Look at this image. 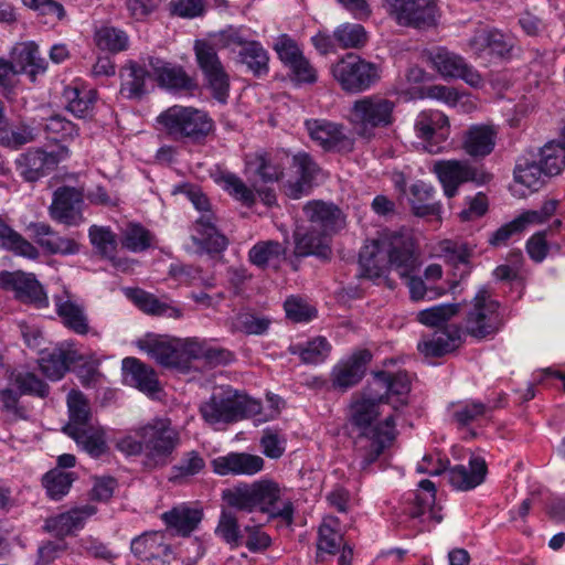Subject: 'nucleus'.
<instances>
[{"instance_id":"a18cd8bd","label":"nucleus","mask_w":565,"mask_h":565,"mask_svg":"<svg viewBox=\"0 0 565 565\" xmlns=\"http://www.w3.org/2000/svg\"><path fill=\"white\" fill-rule=\"evenodd\" d=\"M0 248L28 259H36L40 255L38 248L13 230L1 216Z\"/></svg>"},{"instance_id":"9d476101","label":"nucleus","mask_w":565,"mask_h":565,"mask_svg":"<svg viewBox=\"0 0 565 565\" xmlns=\"http://www.w3.org/2000/svg\"><path fill=\"white\" fill-rule=\"evenodd\" d=\"M503 324L499 302L482 287L476 294L465 319L467 333L477 339L495 334Z\"/></svg>"},{"instance_id":"8fccbe9b","label":"nucleus","mask_w":565,"mask_h":565,"mask_svg":"<svg viewBox=\"0 0 565 565\" xmlns=\"http://www.w3.org/2000/svg\"><path fill=\"white\" fill-rule=\"evenodd\" d=\"M67 407L70 420L64 427V431L70 435L72 429H81L94 423L89 405L85 396L79 391H71L67 395Z\"/></svg>"},{"instance_id":"bb28decb","label":"nucleus","mask_w":565,"mask_h":565,"mask_svg":"<svg viewBox=\"0 0 565 565\" xmlns=\"http://www.w3.org/2000/svg\"><path fill=\"white\" fill-rule=\"evenodd\" d=\"M487 471L486 460L471 456L467 466L456 465L448 470V480L455 490L469 491L484 481Z\"/></svg>"},{"instance_id":"c9c22d12","label":"nucleus","mask_w":565,"mask_h":565,"mask_svg":"<svg viewBox=\"0 0 565 565\" xmlns=\"http://www.w3.org/2000/svg\"><path fill=\"white\" fill-rule=\"evenodd\" d=\"M11 61L18 73L29 74L32 81L46 71V62L41 57L39 46L32 41L15 44L11 52Z\"/></svg>"},{"instance_id":"79ce46f5","label":"nucleus","mask_w":565,"mask_h":565,"mask_svg":"<svg viewBox=\"0 0 565 565\" xmlns=\"http://www.w3.org/2000/svg\"><path fill=\"white\" fill-rule=\"evenodd\" d=\"M435 194L434 186L424 181H416L409 189V203L415 215L433 216L437 221L441 220V204L433 202Z\"/></svg>"},{"instance_id":"2f4dec72","label":"nucleus","mask_w":565,"mask_h":565,"mask_svg":"<svg viewBox=\"0 0 565 565\" xmlns=\"http://www.w3.org/2000/svg\"><path fill=\"white\" fill-rule=\"evenodd\" d=\"M498 129L494 125H472L465 134L462 147L471 157L490 154L497 142Z\"/></svg>"},{"instance_id":"13d9d810","label":"nucleus","mask_w":565,"mask_h":565,"mask_svg":"<svg viewBox=\"0 0 565 565\" xmlns=\"http://www.w3.org/2000/svg\"><path fill=\"white\" fill-rule=\"evenodd\" d=\"M67 109L77 117H85L93 108L97 94L90 88L67 87L64 90Z\"/></svg>"},{"instance_id":"6ab92c4d","label":"nucleus","mask_w":565,"mask_h":565,"mask_svg":"<svg viewBox=\"0 0 565 565\" xmlns=\"http://www.w3.org/2000/svg\"><path fill=\"white\" fill-rule=\"evenodd\" d=\"M436 488L430 480H422L418 489L409 493L402 503V511L411 519H420L422 522L434 521L439 523L443 520L435 505Z\"/></svg>"},{"instance_id":"393cba45","label":"nucleus","mask_w":565,"mask_h":565,"mask_svg":"<svg viewBox=\"0 0 565 565\" xmlns=\"http://www.w3.org/2000/svg\"><path fill=\"white\" fill-rule=\"evenodd\" d=\"M461 344V330L449 326L424 335L417 344L419 353L426 359L440 358L451 353Z\"/></svg>"},{"instance_id":"cd10ccee","label":"nucleus","mask_w":565,"mask_h":565,"mask_svg":"<svg viewBox=\"0 0 565 565\" xmlns=\"http://www.w3.org/2000/svg\"><path fill=\"white\" fill-rule=\"evenodd\" d=\"M96 513L90 504L74 508L67 512L51 516L45 521V530L57 537H64L84 527L86 521Z\"/></svg>"},{"instance_id":"f257e3e1","label":"nucleus","mask_w":565,"mask_h":565,"mask_svg":"<svg viewBox=\"0 0 565 565\" xmlns=\"http://www.w3.org/2000/svg\"><path fill=\"white\" fill-rule=\"evenodd\" d=\"M411 380L406 372L375 374L367 395L350 406V422L359 431L358 451L365 469L396 438L395 412L407 404Z\"/></svg>"},{"instance_id":"a19ab883","label":"nucleus","mask_w":565,"mask_h":565,"mask_svg":"<svg viewBox=\"0 0 565 565\" xmlns=\"http://www.w3.org/2000/svg\"><path fill=\"white\" fill-rule=\"evenodd\" d=\"M68 435L89 456L98 458L107 452L106 430L97 422L81 429H72Z\"/></svg>"},{"instance_id":"09e8293b","label":"nucleus","mask_w":565,"mask_h":565,"mask_svg":"<svg viewBox=\"0 0 565 565\" xmlns=\"http://www.w3.org/2000/svg\"><path fill=\"white\" fill-rule=\"evenodd\" d=\"M121 247L131 253H142L154 244V235L139 223L130 222L120 230Z\"/></svg>"},{"instance_id":"603ef678","label":"nucleus","mask_w":565,"mask_h":565,"mask_svg":"<svg viewBox=\"0 0 565 565\" xmlns=\"http://www.w3.org/2000/svg\"><path fill=\"white\" fill-rule=\"evenodd\" d=\"M214 182L220 185L225 192L232 198L242 202L243 204L250 206L255 202V194L243 180L233 172L230 171H217L213 173Z\"/></svg>"},{"instance_id":"f704fd0d","label":"nucleus","mask_w":565,"mask_h":565,"mask_svg":"<svg viewBox=\"0 0 565 565\" xmlns=\"http://www.w3.org/2000/svg\"><path fill=\"white\" fill-rule=\"evenodd\" d=\"M330 239L331 234L310 225L306 232L300 230L296 232V253L300 256L313 255L328 258L331 255Z\"/></svg>"},{"instance_id":"423d86ee","label":"nucleus","mask_w":565,"mask_h":565,"mask_svg":"<svg viewBox=\"0 0 565 565\" xmlns=\"http://www.w3.org/2000/svg\"><path fill=\"white\" fill-rule=\"evenodd\" d=\"M157 124L174 140L188 138L199 141L215 128L214 120L205 110L181 105H173L160 113Z\"/></svg>"},{"instance_id":"ea45409f","label":"nucleus","mask_w":565,"mask_h":565,"mask_svg":"<svg viewBox=\"0 0 565 565\" xmlns=\"http://www.w3.org/2000/svg\"><path fill=\"white\" fill-rule=\"evenodd\" d=\"M131 552L142 561H151L171 553L163 531L145 532L135 537L130 544Z\"/></svg>"},{"instance_id":"052dcab7","label":"nucleus","mask_w":565,"mask_h":565,"mask_svg":"<svg viewBox=\"0 0 565 565\" xmlns=\"http://www.w3.org/2000/svg\"><path fill=\"white\" fill-rule=\"evenodd\" d=\"M331 350L332 347L324 337H316L294 353H298L306 364H320L329 358Z\"/></svg>"},{"instance_id":"5fc2aeb1","label":"nucleus","mask_w":565,"mask_h":565,"mask_svg":"<svg viewBox=\"0 0 565 565\" xmlns=\"http://www.w3.org/2000/svg\"><path fill=\"white\" fill-rule=\"evenodd\" d=\"M342 545L344 544L339 520L334 516L324 518L319 526L317 542L319 555L322 553L335 554Z\"/></svg>"},{"instance_id":"3c124183","label":"nucleus","mask_w":565,"mask_h":565,"mask_svg":"<svg viewBox=\"0 0 565 565\" xmlns=\"http://www.w3.org/2000/svg\"><path fill=\"white\" fill-rule=\"evenodd\" d=\"M74 359L73 352L56 348L52 352L43 353L39 365L47 379L57 381L64 376Z\"/></svg>"},{"instance_id":"774afa93","label":"nucleus","mask_w":565,"mask_h":565,"mask_svg":"<svg viewBox=\"0 0 565 565\" xmlns=\"http://www.w3.org/2000/svg\"><path fill=\"white\" fill-rule=\"evenodd\" d=\"M255 409L248 413V418H253L256 423H266L277 418L285 406L281 397L276 394L266 395V404L263 405L260 401L254 398Z\"/></svg>"},{"instance_id":"7ed1b4c3","label":"nucleus","mask_w":565,"mask_h":565,"mask_svg":"<svg viewBox=\"0 0 565 565\" xmlns=\"http://www.w3.org/2000/svg\"><path fill=\"white\" fill-rule=\"evenodd\" d=\"M226 503L237 510L260 511L270 519H278L285 525L294 523L295 507L285 487L271 479L242 483L223 492Z\"/></svg>"},{"instance_id":"39448f33","label":"nucleus","mask_w":565,"mask_h":565,"mask_svg":"<svg viewBox=\"0 0 565 565\" xmlns=\"http://www.w3.org/2000/svg\"><path fill=\"white\" fill-rule=\"evenodd\" d=\"M214 45L236 54V61L255 76L262 77L269 72V54L263 44L254 39L246 26H227L213 35Z\"/></svg>"},{"instance_id":"680f3d73","label":"nucleus","mask_w":565,"mask_h":565,"mask_svg":"<svg viewBox=\"0 0 565 565\" xmlns=\"http://www.w3.org/2000/svg\"><path fill=\"white\" fill-rule=\"evenodd\" d=\"M73 481L74 473L63 471L60 468L49 471L43 478L44 488L49 497L54 500L64 497L70 491Z\"/></svg>"},{"instance_id":"bf43d9fd","label":"nucleus","mask_w":565,"mask_h":565,"mask_svg":"<svg viewBox=\"0 0 565 565\" xmlns=\"http://www.w3.org/2000/svg\"><path fill=\"white\" fill-rule=\"evenodd\" d=\"M9 382L22 395L29 394L44 397L49 393V386L29 371H13Z\"/></svg>"},{"instance_id":"a878e982","label":"nucleus","mask_w":565,"mask_h":565,"mask_svg":"<svg viewBox=\"0 0 565 565\" xmlns=\"http://www.w3.org/2000/svg\"><path fill=\"white\" fill-rule=\"evenodd\" d=\"M148 67L160 86L171 90L191 89L195 86L185 71L175 64L156 56H147Z\"/></svg>"},{"instance_id":"49530a36","label":"nucleus","mask_w":565,"mask_h":565,"mask_svg":"<svg viewBox=\"0 0 565 565\" xmlns=\"http://www.w3.org/2000/svg\"><path fill=\"white\" fill-rule=\"evenodd\" d=\"M546 175H558L565 168V128L562 130L561 140L546 142L540 150V161Z\"/></svg>"},{"instance_id":"864d4df0","label":"nucleus","mask_w":565,"mask_h":565,"mask_svg":"<svg viewBox=\"0 0 565 565\" xmlns=\"http://www.w3.org/2000/svg\"><path fill=\"white\" fill-rule=\"evenodd\" d=\"M88 237L95 252L103 258L109 259L115 266V255L117 252V235L108 226L92 225L88 230Z\"/></svg>"},{"instance_id":"20e7f679","label":"nucleus","mask_w":565,"mask_h":565,"mask_svg":"<svg viewBox=\"0 0 565 565\" xmlns=\"http://www.w3.org/2000/svg\"><path fill=\"white\" fill-rule=\"evenodd\" d=\"M254 398L232 386L215 387L211 396L201 403L200 415L203 420L220 429L222 426L248 418L255 408Z\"/></svg>"},{"instance_id":"a211bd4d","label":"nucleus","mask_w":565,"mask_h":565,"mask_svg":"<svg viewBox=\"0 0 565 565\" xmlns=\"http://www.w3.org/2000/svg\"><path fill=\"white\" fill-rule=\"evenodd\" d=\"M557 200H547L540 210H529L522 212L511 222L498 228L490 237L489 242L493 246H501L514 234H519L529 226L545 223L556 211Z\"/></svg>"},{"instance_id":"ddd939ff","label":"nucleus","mask_w":565,"mask_h":565,"mask_svg":"<svg viewBox=\"0 0 565 565\" xmlns=\"http://www.w3.org/2000/svg\"><path fill=\"white\" fill-rule=\"evenodd\" d=\"M383 6L401 25L424 29L437 23L438 9L434 0H384Z\"/></svg>"},{"instance_id":"4d7b16f0","label":"nucleus","mask_w":565,"mask_h":565,"mask_svg":"<svg viewBox=\"0 0 565 565\" xmlns=\"http://www.w3.org/2000/svg\"><path fill=\"white\" fill-rule=\"evenodd\" d=\"M333 38L337 45L343 50L360 49L369 40L367 32L363 25L350 22L338 25L333 31Z\"/></svg>"},{"instance_id":"aec40b11","label":"nucleus","mask_w":565,"mask_h":565,"mask_svg":"<svg viewBox=\"0 0 565 565\" xmlns=\"http://www.w3.org/2000/svg\"><path fill=\"white\" fill-rule=\"evenodd\" d=\"M137 348L163 367L179 370V338L148 333L138 339Z\"/></svg>"},{"instance_id":"b1692460","label":"nucleus","mask_w":565,"mask_h":565,"mask_svg":"<svg viewBox=\"0 0 565 565\" xmlns=\"http://www.w3.org/2000/svg\"><path fill=\"white\" fill-rule=\"evenodd\" d=\"M55 311L62 323L77 334H86L89 331L85 307L68 290L53 296Z\"/></svg>"},{"instance_id":"4be33fe9","label":"nucleus","mask_w":565,"mask_h":565,"mask_svg":"<svg viewBox=\"0 0 565 565\" xmlns=\"http://www.w3.org/2000/svg\"><path fill=\"white\" fill-rule=\"evenodd\" d=\"M84 200L81 192L73 188H61L54 192L50 206L51 217L68 226H77L84 221Z\"/></svg>"},{"instance_id":"72a5a7b5","label":"nucleus","mask_w":565,"mask_h":565,"mask_svg":"<svg viewBox=\"0 0 565 565\" xmlns=\"http://www.w3.org/2000/svg\"><path fill=\"white\" fill-rule=\"evenodd\" d=\"M303 211L311 226L321 228L328 234L332 235L343 226V215L333 204L312 201L303 207Z\"/></svg>"},{"instance_id":"338daca9","label":"nucleus","mask_w":565,"mask_h":565,"mask_svg":"<svg viewBox=\"0 0 565 565\" xmlns=\"http://www.w3.org/2000/svg\"><path fill=\"white\" fill-rule=\"evenodd\" d=\"M207 340L200 338H179V371L188 370L191 360H203Z\"/></svg>"},{"instance_id":"f03ea898","label":"nucleus","mask_w":565,"mask_h":565,"mask_svg":"<svg viewBox=\"0 0 565 565\" xmlns=\"http://www.w3.org/2000/svg\"><path fill=\"white\" fill-rule=\"evenodd\" d=\"M420 264L414 237L403 232H384L376 239L366 242L359 257L360 276L376 280L387 277L393 268L401 278L406 279L414 301L443 296L445 289L428 288L423 278L414 275Z\"/></svg>"},{"instance_id":"e2e57ef3","label":"nucleus","mask_w":565,"mask_h":565,"mask_svg":"<svg viewBox=\"0 0 565 565\" xmlns=\"http://www.w3.org/2000/svg\"><path fill=\"white\" fill-rule=\"evenodd\" d=\"M214 534L228 544L231 548L241 545L242 536L239 525L236 516L230 511L223 510L221 512Z\"/></svg>"},{"instance_id":"dca6fc26","label":"nucleus","mask_w":565,"mask_h":565,"mask_svg":"<svg viewBox=\"0 0 565 565\" xmlns=\"http://www.w3.org/2000/svg\"><path fill=\"white\" fill-rule=\"evenodd\" d=\"M433 172L437 175L447 198L457 194L460 184L465 182L484 183L488 179L483 172H479L468 161L438 160L433 166Z\"/></svg>"},{"instance_id":"c85d7f7f","label":"nucleus","mask_w":565,"mask_h":565,"mask_svg":"<svg viewBox=\"0 0 565 565\" xmlns=\"http://www.w3.org/2000/svg\"><path fill=\"white\" fill-rule=\"evenodd\" d=\"M122 381L142 393L153 394L160 390L156 372L136 358H125L121 362Z\"/></svg>"},{"instance_id":"4468645a","label":"nucleus","mask_w":565,"mask_h":565,"mask_svg":"<svg viewBox=\"0 0 565 565\" xmlns=\"http://www.w3.org/2000/svg\"><path fill=\"white\" fill-rule=\"evenodd\" d=\"M215 45L198 40L194 52L198 64L205 75L213 97L220 103H226L230 92V78L215 51Z\"/></svg>"},{"instance_id":"6e6552de","label":"nucleus","mask_w":565,"mask_h":565,"mask_svg":"<svg viewBox=\"0 0 565 565\" xmlns=\"http://www.w3.org/2000/svg\"><path fill=\"white\" fill-rule=\"evenodd\" d=\"M395 103L380 95L364 96L355 100L350 113V122L358 135L370 138L376 128L394 121Z\"/></svg>"},{"instance_id":"c756f323","label":"nucleus","mask_w":565,"mask_h":565,"mask_svg":"<svg viewBox=\"0 0 565 565\" xmlns=\"http://www.w3.org/2000/svg\"><path fill=\"white\" fill-rule=\"evenodd\" d=\"M290 169L296 175V180L287 181V194L291 199H299L307 193L310 183L317 173V164L306 152H299L289 157Z\"/></svg>"},{"instance_id":"58836bf2","label":"nucleus","mask_w":565,"mask_h":565,"mask_svg":"<svg viewBox=\"0 0 565 565\" xmlns=\"http://www.w3.org/2000/svg\"><path fill=\"white\" fill-rule=\"evenodd\" d=\"M126 296L143 312L148 315L162 316L180 319L182 310L172 301L161 300L154 295L139 288L127 289Z\"/></svg>"},{"instance_id":"0e129e2a","label":"nucleus","mask_w":565,"mask_h":565,"mask_svg":"<svg viewBox=\"0 0 565 565\" xmlns=\"http://www.w3.org/2000/svg\"><path fill=\"white\" fill-rule=\"evenodd\" d=\"M459 311L458 303H440L433 306L430 308L420 310L417 313V320L425 326L436 327L441 324L454 316H456Z\"/></svg>"},{"instance_id":"c03bdc74","label":"nucleus","mask_w":565,"mask_h":565,"mask_svg":"<svg viewBox=\"0 0 565 565\" xmlns=\"http://www.w3.org/2000/svg\"><path fill=\"white\" fill-rule=\"evenodd\" d=\"M437 255L451 265L459 273H455V275L463 278L470 273V257L471 249L467 244L461 242H455L445 239L441 241L437 246Z\"/></svg>"},{"instance_id":"1a4fd4ad","label":"nucleus","mask_w":565,"mask_h":565,"mask_svg":"<svg viewBox=\"0 0 565 565\" xmlns=\"http://www.w3.org/2000/svg\"><path fill=\"white\" fill-rule=\"evenodd\" d=\"M331 73L343 90L360 93L371 88L381 78L382 71L379 64L348 53L332 65Z\"/></svg>"},{"instance_id":"f3484780","label":"nucleus","mask_w":565,"mask_h":565,"mask_svg":"<svg viewBox=\"0 0 565 565\" xmlns=\"http://www.w3.org/2000/svg\"><path fill=\"white\" fill-rule=\"evenodd\" d=\"M0 287L13 291L17 299L33 305L35 308L49 307V298L33 274L21 270H2L0 271Z\"/></svg>"},{"instance_id":"0eeeda50","label":"nucleus","mask_w":565,"mask_h":565,"mask_svg":"<svg viewBox=\"0 0 565 565\" xmlns=\"http://www.w3.org/2000/svg\"><path fill=\"white\" fill-rule=\"evenodd\" d=\"M132 431L143 440L145 465L150 468L167 465L179 444V434L167 418H153Z\"/></svg>"},{"instance_id":"9b49d317","label":"nucleus","mask_w":565,"mask_h":565,"mask_svg":"<svg viewBox=\"0 0 565 565\" xmlns=\"http://www.w3.org/2000/svg\"><path fill=\"white\" fill-rule=\"evenodd\" d=\"M430 67L445 79H462L472 88H480L483 78L480 73L456 52L437 46L425 52Z\"/></svg>"},{"instance_id":"37998d69","label":"nucleus","mask_w":565,"mask_h":565,"mask_svg":"<svg viewBox=\"0 0 565 565\" xmlns=\"http://www.w3.org/2000/svg\"><path fill=\"white\" fill-rule=\"evenodd\" d=\"M546 177L540 162L526 158L520 159L514 168V183L524 189L520 192L522 196L540 190Z\"/></svg>"},{"instance_id":"7c9ffc66","label":"nucleus","mask_w":565,"mask_h":565,"mask_svg":"<svg viewBox=\"0 0 565 565\" xmlns=\"http://www.w3.org/2000/svg\"><path fill=\"white\" fill-rule=\"evenodd\" d=\"M287 162H289V153L285 150L275 154L257 153L246 160V169L264 182H275L282 175V169Z\"/></svg>"},{"instance_id":"e433bc0d","label":"nucleus","mask_w":565,"mask_h":565,"mask_svg":"<svg viewBox=\"0 0 565 565\" xmlns=\"http://www.w3.org/2000/svg\"><path fill=\"white\" fill-rule=\"evenodd\" d=\"M148 66L147 57L141 58V63L128 61L121 70L120 93L124 97L132 99L140 98L146 92V81L150 74L146 71Z\"/></svg>"},{"instance_id":"69168bd1","label":"nucleus","mask_w":565,"mask_h":565,"mask_svg":"<svg viewBox=\"0 0 565 565\" xmlns=\"http://www.w3.org/2000/svg\"><path fill=\"white\" fill-rule=\"evenodd\" d=\"M487 412L483 403L467 401L452 405L451 416L458 425L466 426L483 417Z\"/></svg>"},{"instance_id":"473e14b6","label":"nucleus","mask_w":565,"mask_h":565,"mask_svg":"<svg viewBox=\"0 0 565 565\" xmlns=\"http://www.w3.org/2000/svg\"><path fill=\"white\" fill-rule=\"evenodd\" d=\"M162 521L168 529L181 536H189L195 531L203 519V511L188 503L179 504L162 513Z\"/></svg>"},{"instance_id":"412c9836","label":"nucleus","mask_w":565,"mask_h":565,"mask_svg":"<svg viewBox=\"0 0 565 565\" xmlns=\"http://www.w3.org/2000/svg\"><path fill=\"white\" fill-rule=\"evenodd\" d=\"M310 139L324 150H343L351 148V141L341 124L324 119L311 118L305 121Z\"/></svg>"},{"instance_id":"6e6d98bb","label":"nucleus","mask_w":565,"mask_h":565,"mask_svg":"<svg viewBox=\"0 0 565 565\" xmlns=\"http://www.w3.org/2000/svg\"><path fill=\"white\" fill-rule=\"evenodd\" d=\"M95 44L103 51L119 53L129 47L128 34L118 28L103 25L94 33Z\"/></svg>"},{"instance_id":"2eb2a0df","label":"nucleus","mask_w":565,"mask_h":565,"mask_svg":"<svg viewBox=\"0 0 565 565\" xmlns=\"http://www.w3.org/2000/svg\"><path fill=\"white\" fill-rule=\"evenodd\" d=\"M416 137L430 153L440 152L450 136V122L446 114L436 109L420 111L414 122Z\"/></svg>"},{"instance_id":"de8ad7c7","label":"nucleus","mask_w":565,"mask_h":565,"mask_svg":"<svg viewBox=\"0 0 565 565\" xmlns=\"http://www.w3.org/2000/svg\"><path fill=\"white\" fill-rule=\"evenodd\" d=\"M287 248L276 241L256 243L248 252L249 262L259 267H276L286 257Z\"/></svg>"},{"instance_id":"5701e85b","label":"nucleus","mask_w":565,"mask_h":565,"mask_svg":"<svg viewBox=\"0 0 565 565\" xmlns=\"http://www.w3.org/2000/svg\"><path fill=\"white\" fill-rule=\"evenodd\" d=\"M371 358L372 355L369 350L361 349L338 362L331 372L333 387L348 390L358 384L363 377L365 366L371 361Z\"/></svg>"},{"instance_id":"4c0bfd02","label":"nucleus","mask_w":565,"mask_h":565,"mask_svg":"<svg viewBox=\"0 0 565 565\" xmlns=\"http://www.w3.org/2000/svg\"><path fill=\"white\" fill-rule=\"evenodd\" d=\"M58 162L54 153L43 150H30L17 159L21 175L30 182L39 180L46 171L53 169Z\"/></svg>"},{"instance_id":"f8f14e48","label":"nucleus","mask_w":565,"mask_h":565,"mask_svg":"<svg viewBox=\"0 0 565 565\" xmlns=\"http://www.w3.org/2000/svg\"><path fill=\"white\" fill-rule=\"evenodd\" d=\"M190 200L198 211L203 214L195 221L192 227L191 238L198 250L206 253H220L227 246V239L217 232L210 213V202L205 194L191 192Z\"/></svg>"}]
</instances>
